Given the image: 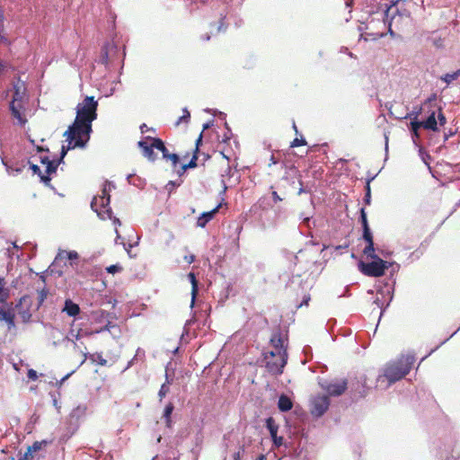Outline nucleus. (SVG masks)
I'll return each mask as SVG.
<instances>
[{
  "label": "nucleus",
  "mask_w": 460,
  "mask_h": 460,
  "mask_svg": "<svg viewBox=\"0 0 460 460\" xmlns=\"http://www.w3.org/2000/svg\"><path fill=\"white\" fill-rule=\"evenodd\" d=\"M98 102L93 96H86L83 102L77 104L76 116L74 122L65 131L64 137L72 134L81 135L90 140L93 132V121L97 119Z\"/></svg>",
  "instance_id": "nucleus-1"
},
{
  "label": "nucleus",
  "mask_w": 460,
  "mask_h": 460,
  "mask_svg": "<svg viewBox=\"0 0 460 460\" xmlns=\"http://www.w3.org/2000/svg\"><path fill=\"white\" fill-rule=\"evenodd\" d=\"M414 360L413 355H402L398 358L388 362L376 377V387L385 390L409 374Z\"/></svg>",
  "instance_id": "nucleus-2"
},
{
  "label": "nucleus",
  "mask_w": 460,
  "mask_h": 460,
  "mask_svg": "<svg viewBox=\"0 0 460 460\" xmlns=\"http://www.w3.org/2000/svg\"><path fill=\"white\" fill-rule=\"evenodd\" d=\"M112 189H115V186L111 182L106 181L102 190V196L94 197L91 201V208L97 213L101 219L112 218V210L110 207V192Z\"/></svg>",
  "instance_id": "nucleus-3"
},
{
  "label": "nucleus",
  "mask_w": 460,
  "mask_h": 460,
  "mask_svg": "<svg viewBox=\"0 0 460 460\" xmlns=\"http://www.w3.org/2000/svg\"><path fill=\"white\" fill-rule=\"evenodd\" d=\"M358 270L361 273L368 277H381L385 270L389 269L388 261L381 259L377 254H373L370 262H358Z\"/></svg>",
  "instance_id": "nucleus-4"
},
{
  "label": "nucleus",
  "mask_w": 460,
  "mask_h": 460,
  "mask_svg": "<svg viewBox=\"0 0 460 460\" xmlns=\"http://www.w3.org/2000/svg\"><path fill=\"white\" fill-rule=\"evenodd\" d=\"M13 100L10 102V111L13 118H15L20 125L23 126L27 119L22 116L21 113L22 107L20 106L19 102L22 101L25 88L23 87V90L22 91V86L19 85V84H13Z\"/></svg>",
  "instance_id": "nucleus-5"
},
{
  "label": "nucleus",
  "mask_w": 460,
  "mask_h": 460,
  "mask_svg": "<svg viewBox=\"0 0 460 460\" xmlns=\"http://www.w3.org/2000/svg\"><path fill=\"white\" fill-rule=\"evenodd\" d=\"M347 385L346 379L324 380L320 382L321 387L332 396L341 395L346 391Z\"/></svg>",
  "instance_id": "nucleus-6"
},
{
  "label": "nucleus",
  "mask_w": 460,
  "mask_h": 460,
  "mask_svg": "<svg viewBox=\"0 0 460 460\" xmlns=\"http://www.w3.org/2000/svg\"><path fill=\"white\" fill-rule=\"evenodd\" d=\"M66 137V141L68 142V145L66 146H62L61 151H60V155L62 157H66L68 150L75 149V148H85L89 142V139L84 137L81 135H77V134H72L70 137Z\"/></svg>",
  "instance_id": "nucleus-7"
},
{
  "label": "nucleus",
  "mask_w": 460,
  "mask_h": 460,
  "mask_svg": "<svg viewBox=\"0 0 460 460\" xmlns=\"http://www.w3.org/2000/svg\"><path fill=\"white\" fill-rule=\"evenodd\" d=\"M330 406L328 395H320L314 397L311 402V413L313 416L322 417Z\"/></svg>",
  "instance_id": "nucleus-8"
},
{
  "label": "nucleus",
  "mask_w": 460,
  "mask_h": 460,
  "mask_svg": "<svg viewBox=\"0 0 460 460\" xmlns=\"http://www.w3.org/2000/svg\"><path fill=\"white\" fill-rule=\"evenodd\" d=\"M377 295H381L382 297H384L386 295L389 296L388 301H387L385 308H384L385 303L383 301V298L376 296V298L374 301V304H376V306L381 309L380 316H382L383 312L390 305V303L392 302V300L394 298V288L389 287V285L387 283H385V287H382L377 290Z\"/></svg>",
  "instance_id": "nucleus-9"
},
{
  "label": "nucleus",
  "mask_w": 460,
  "mask_h": 460,
  "mask_svg": "<svg viewBox=\"0 0 460 460\" xmlns=\"http://www.w3.org/2000/svg\"><path fill=\"white\" fill-rule=\"evenodd\" d=\"M279 361H274V360H269L267 361L266 363V367L268 369V371L272 374V375H280L283 373V369L287 364V361H288V352L287 351H283V353H281V355H279Z\"/></svg>",
  "instance_id": "nucleus-10"
},
{
  "label": "nucleus",
  "mask_w": 460,
  "mask_h": 460,
  "mask_svg": "<svg viewBox=\"0 0 460 460\" xmlns=\"http://www.w3.org/2000/svg\"><path fill=\"white\" fill-rule=\"evenodd\" d=\"M270 341L275 349L278 350V355H281L283 351H287L288 339L282 335L280 330L273 332Z\"/></svg>",
  "instance_id": "nucleus-11"
},
{
  "label": "nucleus",
  "mask_w": 460,
  "mask_h": 460,
  "mask_svg": "<svg viewBox=\"0 0 460 460\" xmlns=\"http://www.w3.org/2000/svg\"><path fill=\"white\" fill-rule=\"evenodd\" d=\"M359 221L362 226L363 234L362 238L366 243L374 242L373 234L368 225L367 212L364 208H360Z\"/></svg>",
  "instance_id": "nucleus-12"
},
{
  "label": "nucleus",
  "mask_w": 460,
  "mask_h": 460,
  "mask_svg": "<svg viewBox=\"0 0 460 460\" xmlns=\"http://www.w3.org/2000/svg\"><path fill=\"white\" fill-rule=\"evenodd\" d=\"M66 257L69 261H74L78 259V253L75 251H69V252H61L58 254V256L55 259V261L49 266V270L51 273L56 272L58 277L62 275V270H55V266L58 263L59 260H62L63 257Z\"/></svg>",
  "instance_id": "nucleus-13"
},
{
  "label": "nucleus",
  "mask_w": 460,
  "mask_h": 460,
  "mask_svg": "<svg viewBox=\"0 0 460 460\" xmlns=\"http://www.w3.org/2000/svg\"><path fill=\"white\" fill-rule=\"evenodd\" d=\"M87 406L85 404H80L70 412V423L71 425L75 424V429H77L79 420L85 416Z\"/></svg>",
  "instance_id": "nucleus-14"
},
{
  "label": "nucleus",
  "mask_w": 460,
  "mask_h": 460,
  "mask_svg": "<svg viewBox=\"0 0 460 460\" xmlns=\"http://www.w3.org/2000/svg\"><path fill=\"white\" fill-rule=\"evenodd\" d=\"M62 312L66 313L70 317H75L80 314L81 309L78 304L67 298L65 300Z\"/></svg>",
  "instance_id": "nucleus-15"
},
{
  "label": "nucleus",
  "mask_w": 460,
  "mask_h": 460,
  "mask_svg": "<svg viewBox=\"0 0 460 460\" xmlns=\"http://www.w3.org/2000/svg\"><path fill=\"white\" fill-rule=\"evenodd\" d=\"M137 146L143 151V155L146 157L149 161L155 162L156 159V155L153 150L152 144H148L146 140H140L137 143Z\"/></svg>",
  "instance_id": "nucleus-16"
},
{
  "label": "nucleus",
  "mask_w": 460,
  "mask_h": 460,
  "mask_svg": "<svg viewBox=\"0 0 460 460\" xmlns=\"http://www.w3.org/2000/svg\"><path fill=\"white\" fill-rule=\"evenodd\" d=\"M422 128L434 132L438 131L436 111H432L425 120H420Z\"/></svg>",
  "instance_id": "nucleus-17"
},
{
  "label": "nucleus",
  "mask_w": 460,
  "mask_h": 460,
  "mask_svg": "<svg viewBox=\"0 0 460 460\" xmlns=\"http://www.w3.org/2000/svg\"><path fill=\"white\" fill-rule=\"evenodd\" d=\"M117 51L118 46L114 43L106 42L101 50L100 63L102 65H107L109 62V55L111 51Z\"/></svg>",
  "instance_id": "nucleus-18"
},
{
  "label": "nucleus",
  "mask_w": 460,
  "mask_h": 460,
  "mask_svg": "<svg viewBox=\"0 0 460 460\" xmlns=\"http://www.w3.org/2000/svg\"><path fill=\"white\" fill-rule=\"evenodd\" d=\"M219 206L216 207L215 208L211 209L208 212H203L197 220V226L199 227H205L207 224L213 219L215 215L217 213Z\"/></svg>",
  "instance_id": "nucleus-19"
},
{
  "label": "nucleus",
  "mask_w": 460,
  "mask_h": 460,
  "mask_svg": "<svg viewBox=\"0 0 460 460\" xmlns=\"http://www.w3.org/2000/svg\"><path fill=\"white\" fill-rule=\"evenodd\" d=\"M101 314H102V317L108 318V321H107V323L103 327H102L100 330L96 331L97 333H100L102 332H111V330L118 329V325L111 322V319L115 318V314L113 313H108L105 311H102Z\"/></svg>",
  "instance_id": "nucleus-20"
},
{
  "label": "nucleus",
  "mask_w": 460,
  "mask_h": 460,
  "mask_svg": "<svg viewBox=\"0 0 460 460\" xmlns=\"http://www.w3.org/2000/svg\"><path fill=\"white\" fill-rule=\"evenodd\" d=\"M292 407H293V402L288 395L281 394L279 397L278 408L280 411L287 412V411H290L292 409Z\"/></svg>",
  "instance_id": "nucleus-21"
},
{
  "label": "nucleus",
  "mask_w": 460,
  "mask_h": 460,
  "mask_svg": "<svg viewBox=\"0 0 460 460\" xmlns=\"http://www.w3.org/2000/svg\"><path fill=\"white\" fill-rule=\"evenodd\" d=\"M188 279L190 282L191 283V302H190V307L194 306L196 296L198 295L199 291V283L196 279V276L193 272H190L188 274Z\"/></svg>",
  "instance_id": "nucleus-22"
},
{
  "label": "nucleus",
  "mask_w": 460,
  "mask_h": 460,
  "mask_svg": "<svg viewBox=\"0 0 460 460\" xmlns=\"http://www.w3.org/2000/svg\"><path fill=\"white\" fill-rule=\"evenodd\" d=\"M422 128L420 120H411L410 130L413 143L418 146L417 140L420 137V128Z\"/></svg>",
  "instance_id": "nucleus-23"
},
{
  "label": "nucleus",
  "mask_w": 460,
  "mask_h": 460,
  "mask_svg": "<svg viewBox=\"0 0 460 460\" xmlns=\"http://www.w3.org/2000/svg\"><path fill=\"white\" fill-rule=\"evenodd\" d=\"M173 410H174V405L172 402H168L165 405L164 410L163 418L165 420V423L168 428H170L172 425L171 416H172Z\"/></svg>",
  "instance_id": "nucleus-24"
},
{
  "label": "nucleus",
  "mask_w": 460,
  "mask_h": 460,
  "mask_svg": "<svg viewBox=\"0 0 460 460\" xmlns=\"http://www.w3.org/2000/svg\"><path fill=\"white\" fill-rule=\"evenodd\" d=\"M266 428L270 432V438L278 435L279 426L272 417L266 419Z\"/></svg>",
  "instance_id": "nucleus-25"
},
{
  "label": "nucleus",
  "mask_w": 460,
  "mask_h": 460,
  "mask_svg": "<svg viewBox=\"0 0 460 460\" xmlns=\"http://www.w3.org/2000/svg\"><path fill=\"white\" fill-rule=\"evenodd\" d=\"M460 77V72L458 69L453 73H447L440 76V80L445 82L447 85L450 84L454 80H456Z\"/></svg>",
  "instance_id": "nucleus-26"
},
{
  "label": "nucleus",
  "mask_w": 460,
  "mask_h": 460,
  "mask_svg": "<svg viewBox=\"0 0 460 460\" xmlns=\"http://www.w3.org/2000/svg\"><path fill=\"white\" fill-rule=\"evenodd\" d=\"M182 113L183 114L175 122V126H179L181 123L188 124L190 122V113L186 107L182 109Z\"/></svg>",
  "instance_id": "nucleus-27"
},
{
  "label": "nucleus",
  "mask_w": 460,
  "mask_h": 460,
  "mask_svg": "<svg viewBox=\"0 0 460 460\" xmlns=\"http://www.w3.org/2000/svg\"><path fill=\"white\" fill-rule=\"evenodd\" d=\"M146 140L152 141L151 144H152L153 149L155 148V149L161 151L165 146L164 142L159 137H147Z\"/></svg>",
  "instance_id": "nucleus-28"
},
{
  "label": "nucleus",
  "mask_w": 460,
  "mask_h": 460,
  "mask_svg": "<svg viewBox=\"0 0 460 460\" xmlns=\"http://www.w3.org/2000/svg\"><path fill=\"white\" fill-rule=\"evenodd\" d=\"M2 164L4 165L6 172L9 175L14 176L18 175L22 172V169L20 167L13 168L11 165H9L4 158H1Z\"/></svg>",
  "instance_id": "nucleus-29"
},
{
  "label": "nucleus",
  "mask_w": 460,
  "mask_h": 460,
  "mask_svg": "<svg viewBox=\"0 0 460 460\" xmlns=\"http://www.w3.org/2000/svg\"><path fill=\"white\" fill-rule=\"evenodd\" d=\"M388 264H389V268H391V270H390V279L392 280L393 282V285L395 284V279H394V276L395 273H397L400 270V264H398L397 262L395 261H388ZM394 288V286H392Z\"/></svg>",
  "instance_id": "nucleus-30"
},
{
  "label": "nucleus",
  "mask_w": 460,
  "mask_h": 460,
  "mask_svg": "<svg viewBox=\"0 0 460 460\" xmlns=\"http://www.w3.org/2000/svg\"><path fill=\"white\" fill-rule=\"evenodd\" d=\"M226 14L221 13L218 24L217 26V33L224 32V31H226L228 23L226 22Z\"/></svg>",
  "instance_id": "nucleus-31"
},
{
  "label": "nucleus",
  "mask_w": 460,
  "mask_h": 460,
  "mask_svg": "<svg viewBox=\"0 0 460 460\" xmlns=\"http://www.w3.org/2000/svg\"><path fill=\"white\" fill-rule=\"evenodd\" d=\"M39 177L42 183H44L47 187H49L51 190H53L54 191H56L55 187L50 182L51 181L50 174H48L47 172H45V173L41 172L40 175H39Z\"/></svg>",
  "instance_id": "nucleus-32"
},
{
  "label": "nucleus",
  "mask_w": 460,
  "mask_h": 460,
  "mask_svg": "<svg viewBox=\"0 0 460 460\" xmlns=\"http://www.w3.org/2000/svg\"><path fill=\"white\" fill-rule=\"evenodd\" d=\"M363 253L367 255V258L372 259L373 254H376L374 242L367 243V245L363 250Z\"/></svg>",
  "instance_id": "nucleus-33"
},
{
  "label": "nucleus",
  "mask_w": 460,
  "mask_h": 460,
  "mask_svg": "<svg viewBox=\"0 0 460 460\" xmlns=\"http://www.w3.org/2000/svg\"><path fill=\"white\" fill-rule=\"evenodd\" d=\"M197 160H198V154L194 153L191 159L188 164H182V170L187 171L188 169L195 168L197 167Z\"/></svg>",
  "instance_id": "nucleus-34"
},
{
  "label": "nucleus",
  "mask_w": 460,
  "mask_h": 460,
  "mask_svg": "<svg viewBox=\"0 0 460 460\" xmlns=\"http://www.w3.org/2000/svg\"><path fill=\"white\" fill-rule=\"evenodd\" d=\"M181 184V181H169L168 183L165 185V190L168 192V195L170 196L175 188L179 187Z\"/></svg>",
  "instance_id": "nucleus-35"
},
{
  "label": "nucleus",
  "mask_w": 460,
  "mask_h": 460,
  "mask_svg": "<svg viewBox=\"0 0 460 460\" xmlns=\"http://www.w3.org/2000/svg\"><path fill=\"white\" fill-rule=\"evenodd\" d=\"M422 106L415 107L414 111H412L411 113H409L406 118L411 119V120H419L418 117L422 113Z\"/></svg>",
  "instance_id": "nucleus-36"
},
{
  "label": "nucleus",
  "mask_w": 460,
  "mask_h": 460,
  "mask_svg": "<svg viewBox=\"0 0 460 460\" xmlns=\"http://www.w3.org/2000/svg\"><path fill=\"white\" fill-rule=\"evenodd\" d=\"M47 296H48V289L46 288H43L41 290L39 291V293H38V308L42 305L45 299L47 298Z\"/></svg>",
  "instance_id": "nucleus-37"
},
{
  "label": "nucleus",
  "mask_w": 460,
  "mask_h": 460,
  "mask_svg": "<svg viewBox=\"0 0 460 460\" xmlns=\"http://www.w3.org/2000/svg\"><path fill=\"white\" fill-rule=\"evenodd\" d=\"M422 255H423V251L419 248V249L415 250L414 252H412L411 253H410L407 260L409 261V262H413L414 261L419 260Z\"/></svg>",
  "instance_id": "nucleus-38"
},
{
  "label": "nucleus",
  "mask_w": 460,
  "mask_h": 460,
  "mask_svg": "<svg viewBox=\"0 0 460 460\" xmlns=\"http://www.w3.org/2000/svg\"><path fill=\"white\" fill-rule=\"evenodd\" d=\"M19 315L23 323H29L31 318V314L28 309L19 312Z\"/></svg>",
  "instance_id": "nucleus-39"
},
{
  "label": "nucleus",
  "mask_w": 460,
  "mask_h": 460,
  "mask_svg": "<svg viewBox=\"0 0 460 460\" xmlns=\"http://www.w3.org/2000/svg\"><path fill=\"white\" fill-rule=\"evenodd\" d=\"M91 358L93 361H96L101 366H106L107 364V360L102 358V354L95 353Z\"/></svg>",
  "instance_id": "nucleus-40"
},
{
  "label": "nucleus",
  "mask_w": 460,
  "mask_h": 460,
  "mask_svg": "<svg viewBox=\"0 0 460 460\" xmlns=\"http://www.w3.org/2000/svg\"><path fill=\"white\" fill-rule=\"evenodd\" d=\"M58 170V165L55 164V160H51L47 165H46V172L48 174L55 173Z\"/></svg>",
  "instance_id": "nucleus-41"
},
{
  "label": "nucleus",
  "mask_w": 460,
  "mask_h": 460,
  "mask_svg": "<svg viewBox=\"0 0 460 460\" xmlns=\"http://www.w3.org/2000/svg\"><path fill=\"white\" fill-rule=\"evenodd\" d=\"M106 270L110 274H116L122 270V267L119 264H112L106 268Z\"/></svg>",
  "instance_id": "nucleus-42"
},
{
  "label": "nucleus",
  "mask_w": 460,
  "mask_h": 460,
  "mask_svg": "<svg viewBox=\"0 0 460 460\" xmlns=\"http://www.w3.org/2000/svg\"><path fill=\"white\" fill-rule=\"evenodd\" d=\"M460 330V326L459 328L454 332L447 339L444 340L443 341H441L436 348H434L433 349H431L429 351V353L428 355H426L425 357L422 358L421 360H424L427 357H429V355H431V353H433L435 350H437L441 345L445 344L450 338H452L458 331Z\"/></svg>",
  "instance_id": "nucleus-43"
},
{
  "label": "nucleus",
  "mask_w": 460,
  "mask_h": 460,
  "mask_svg": "<svg viewBox=\"0 0 460 460\" xmlns=\"http://www.w3.org/2000/svg\"><path fill=\"white\" fill-rule=\"evenodd\" d=\"M168 160L172 162V168L176 170L180 164V156L177 154H172Z\"/></svg>",
  "instance_id": "nucleus-44"
},
{
  "label": "nucleus",
  "mask_w": 460,
  "mask_h": 460,
  "mask_svg": "<svg viewBox=\"0 0 460 460\" xmlns=\"http://www.w3.org/2000/svg\"><path fill=\"white\" fill-rule=\"evenodd\" d=\"M168 392H169V386L167 385V384H163L158 392V396H159L160 401H162L163 398L165 397V395L168 394Z\"/></svg>",
  "instance_id": "nucleus-45"
},
{
  "label": "nucleus",
  "mask_w": 460,
  "mask_h": 460,
  "mask_svg": "<svg viewBox=\"0 0 460 460\" xmlns=\"http://www.w3.org/2000/svg\"><path fill=\"white\" fill-rule=\"evenodd\" d=\"M225 127H226V131L223 135L222 142L227 143L230 140L231 137H232V131H231V128H229V126H228V124L226 122L225 123Z\"/></svg>",
  "instance_id": "nucleus-46"
},
{
  "label": "nucleus",
  "mask_w": 460,
  "mask_h": 460,
  "mask_svg": "<svg viewBox=\"0 0 460 460\" xmlns=\"http://www.w3.org/2000/svg\"><path fill=\"white\" fill-rule=\"evenodd\" d=\"M133 358L137 361V360L143 361L145 359V358H146L145 350L143 349H141V348H137V350H136V354H135V356Z\"/></svg>",
  "instance_id": "nucleus-47"
},
{
  "label": "nucleus",
  "mask_w": 460,
  "mask_h": 460,
  "mask_svg": "<svg viewBox=\"0 0 460 460\" xmlns=\"http://www.w3.org/2000/svg\"><path fill=\"white\" fill-rule=\"evenodd\" d=\"M438 125L444 126L447 123V119L444 113L442 112V108H438Z\"/></svg>",
  "instance_id": "nucleus-48"
},
{
  "label": "nucleus",
  "mask_w": 460,
  "mask_h": 460,
  "mask_svg": "<svg viewBox=\"0 0 460 460\" xmlns=\"http://www.w3.org/2000/svg\"><path fill=\"white\" fill-rule=\"evenodd\" d=\"M7 323L8 329L11 330L15 327L14 314L13 313L4 321Z\"/></svg>",
  "instance_id": "nucleus-49"
},
{
  "label": "nucleus",
  "mask_w": 460,
  "mask_h": 460,
  "mask_svg": "<svg viewBox=\"0 0 460 460\" xmlns=\"http://www.w3.org/2000/svg\"><path fill=\"white\" fill-rule=\"evenodd\" d=\"M304 145H306V141L305 138H297L296 137L292 142H291V145L290 146L291 147H296V146H304Z\"/></svg>",
  "instance_id": "nucleus-50"
},
{
  "label": "nucleus",
  "mask_w": 460,
  "mask_h": 460,
  "mask_svg": "<svg viewBox=\"0 0 460 460\" xmlns=\"http://www.w3.org/2000/svg\"><path fill=\"white\" fill-rule=\"evenodd\" d=\"M42 442H34L31 447H29L27 452H31V454L39 451L41 448Z\"/></svg>",
  "instance_id": "nucleus-51"
},
{
  "label": "nucleus",
  "mask_w": 460,
  "mask_h": 460,
  "mask_svg": "<svg viewBox=\"0 0 460 460\" xmlns=\"http://www.w3.org/2000/svg\"><path fill=\"white\" fill-rule=\"evenodd\" d=\"M273 446L275 447H279L283 444V437L274 436L271 438Z\"/></svg>",
  "instance_id": "nucleus-52"
},
{
  "label": "nucleus",
  "mask_w": 460,
  "mask_h": 460,
  "mask_svg": "<svg viewBox=\"0 0 460 460\" xmlns=\"http://www.w3.org/2000/svg\"><path fill=\"white\" fill-rule=\"evenodd\" d=\"M300 218L302 219V223L307 226L308 228H311V217L305 216L304 213L300 214Z\"/></svg>",
  "instance_id": "nucleus-53"
},
{
  "label": "nucleus",
  "mask_w": 460,
  "mask_h": 460,
  "mask_svg": "<svg viewBox=\"0 0 460 460\" xmlns=\"http://www.w3.org/2000/svg\"><path fill=\"white\" fill-rule=\"evenodd\" d=\"M30 164V169L32 171L34 174L40 175L42 172L40 166L34 164H31V162H28Z\"/></svg>",
  "instance_id": "nucleus-54"
},
{
  "label": "nucleus",
  "mask_w": 460,
  "mask_h": 460,
  "mask_svg": "<svg viewBox=\"0 0 460 460\" xmlns=\"http://www.w3.org/2000/svg\"><path fill=\"white\" fill-rule=\"evenodd\" d=\"M12 312L0 308V321H5Z\"/></svg>",
  "instance_id": "nucleus-55"
},
{
  "label": "nucleus",
  "mask_w": 460,
  "mask_h": 460,
  "mask_svg": "<svg viewBox=\"0 0 460 460\" xmlns=\"http://www.w3.org/2000/svg\"><path fill=\"white\" fill-rule=\"evenodd\" d=\"M27 376L31 380H36L38 378V374L34 369H29Z\"/></svg>",
  "instance_id": "nucleus-56"
},
{
  "label": "nucleus",
  "mask_w": 460,
  "mask_h": 460,
  "mask_svg": "<svg viewBox=\"0 0 460 460\" xmlns=\"http://www.w3.org/2000/svg\"><path fill=\"white\" fill-rule=\"evenodd\" d=\"M438 96H437V93H432L430 96H429L425 102H424V105H428V104H430L431 102H435L437 100Z\"/></svg>",
  "instance_id": "nucleus-57"
},
{
  "label": "nucleus",
  "mask_w": 460,
  "mask_h": 460,
  "mask_svg": "<svg viewBox=\"0 0 460 460\" xmlns=\"http://www.w3.org/2000/svg\"><path fill=\"white\" fill-rule=\"evenodd\" d=\"M241 454H244V445H243L241 450H239L234 455V460H242Z\"/></svg>",
  "instance_id": "nucleus-58"
},
{
  "label": "nucleus",
  "mask_w": 460,
  "mask_h": 460,
  "mask_svg": "<svg viewBox=\"0 0 460 460\" xmlns=\"http://www.w3.org/2000/svg\"><path fill=\"white\" fill-rule=\"evenodd\" d=\"M420 154L421 155L422 161L428 164L427 159H430V155L429 154H424L422 148H420Z\"/></svg>",
  "instance_id": "nucleus-59"
},
{
  "label": "nucleus",
  "mask_w": 460,
  "mask_h": 460,
  "mask_svg": "<svg viewBox=\"0 0 460 460\" xmlns=\"http://www.w3.org/2000/svg\"><path fill=\"white\" fill-rule=\"evenodd\" d=\"M162 152V155H163V158L165 159V160H168V158L171 156L172 154L169 153L168 149L166 148V146H164V148H163L161 150Z\"/></svg>",
  "instance_id": "nucleus-60"
},
{
  "label": "nucleus",
  "mask_w": 460,
  "mask_h": 460,
  "mask_svg": "<svg viewBox=\"0 0 460 460\" xmlns=\"http://www.w3.org/2000/svg\"><path fill=\"white\" fill-rule=\"evenodd\" d=\"M4 285H5L4 279L0 276V296H2L4 294Z\"/></svg>",
  "instance_id": "nucleus-61"
},
{
  "label": "nucleus",
  "mask_w": 460,
  "mask_h": 460,
  "mask_svg": "<svg viewBox=\"0 0 460 460\" xmlns=\"http://www.w3.org/2000/svg\"><path fill=\"white\" fill-rule=\"evenodd\" d=\"M363 201L366 205H370L371 204V194L365 193Z\"/></svg>",
  "instance_id": "nucleus-62"
},
{
  "label": "nucleus",
  "mask_w": 460,
  "mask_h": 460,
  "mask_svg": "<svg viewBox=\"0 0 460 460\" xmlns=\"http://www.w3.org/2000/svg\"><path fill=\"white\" fill-rule=\"evenodd\" d=\"M288 259H289L290 261H293V263L296 265V261H297V256L293 254L292 252H288Z\"/></svg>",
  "instance_id": "nucleus-63"
},
{
  "label": "nucleus",
  "mask_w": 460,
  "mask_h": 460,
  "mask_svg": "<svg viewBox=\"0 0 460 460\" xmlns=\"http://www.w3.org/2000/svg\"><path fill=\"white\" fill-rule=\"evenodd\" d=\"M111 334L113 336V338H119L120 335V330L118 327V329L111 330Z\"/></svg>",
  "instance_id": "nucleus-64"
}]
</instances>
